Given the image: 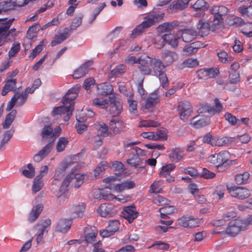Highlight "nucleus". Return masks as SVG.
I'll list each match as a JSON object with an SVG mask.
<instances>
[{
    "mask_svg": "<svg viewBox=\"0 0 252 252\" xmlns=\"http://www.w3.org/2000/svg\"><path fill=\"white\" fill-rule=\"evenodd\" d=\"M177 22H172L169 23H164L158 27V30L162 33L170 32L174 28L177 26Z\"/></svg>",
    "mask_w": 252,
    "mask_h": 252,
    "instance_id": "a19ab883",
    "label": "nucleus"
},
{
    "mask_svg": "<svg viewBox=\"0 0 252 252\" xmlns=\"http://www.w3.org/2000/svg\"><path fill=\"white\" fill-rule=\"evenodd\" d=\"M224 192V188L221 186H219L216 188L215 190L213 192V194L217 199H220L223 197Z\"/></svg>",
    "mask_w": 252,
    "mask_h": 252,
    "instance_id": "774afa93",
    "label": "nucleus"
},
{
    "mask_svg": "<svg viewBox=\"0 0 252 252\" xmlns=\"http://www.w3.org/2000/svg\"><path fill=\"white\" fill-rule=\"evenodd\" d=\"M191 0H177L172 3V6L174 9L181 10L185 9Z\"/></svg>",
    "mask_w": 252,
    "mask_h": 252,
    "instance_id": "37998d69",
    "label": "nucleus"
},
{
    "mask_svg": "<svg viewBox=\"0 0 252 252\" xmlns=\"http://www.w3.org/2000/svg\"><path fill=\"white\" fill-rule=\"evenodd\" d=\"M71 220H61L57 223L56 231L60 232H66L69 230L71 225Z\"/></svg>",
    "mask_w": 252,
    "mask_h": 252,
    "instance_id": "c756f323",
    "label": "nucleus"
},
{
    "mask_svg": "<svg viewBox=\"0 0 252 252\" xmlns=\"http://www.w3.org/2000/svg\"><path fill=\"white\" fill-rule=\"evenodd\" d=\"M214 104L213 106L208 105H204L202 107L203 111L213 115L220 113L223 109V106L218 98L215 99Z\"/></svg>",
    "mask_w": 252,
    "mask_h": 252,
    "instance_id": "6ab92c4d",
    "label": "nucleus"
},
{
    "mask_svg": "<svg viewBox=\"0 0 252 252\" xmlns=\"http://www.w3.org/2000/svg\"><path fill=\"white\" fill-rule=\"evenodd\" d=\"M16 114L17 111L13 110L6 116L4 122L2 124L3 128L7 129L10 127L11 124L14 121Z\"/></svg>",
    "mask_w": 252,
    "mask_h": 252,
    "instance_id": "c9c22d12",
    "label": "nucleus"
},
{
    "mask_svg": "<svg viewBox=\"0 0 252 252\" xmlns=\"http://www.w3.org/2000/svg\"><path fill=\"white\" fill-rule=\"evenodd\" d=\"M227 189L231 196L239 199L247 198L251 194L250 191L248 189L242 187H230L227 185Z\"/></svg>",
    "mask_w": 252,
    "mask_h": 252,
    "instance_id": "0eeeda50",
    "label": "nucleus"
},
{
    "mask_svg": "<svg viewBox=\"0 0 252 252\" xmlns=\"http://www.w3.org/2000/svg\"><path fill=\"white\" fill-rule=\"evenodd\" d=\"M19 93L17 92L13 96L11 99L10 101L7 104L6 110L7 111H10L12 109L15 105L16 102L17 101L19 96Z\"/></svg>",
    "mask_w": 252,
    "mask_h": 252,
    "instance_id": "bf43d9fd",
    "label": "nucleus"
},
{
    "mask_svg": "<svg viewBox=\"0 0 252 252\" xmlns=\"http://www.w3.org/2000/svg\"><path fill=\"white\" fill-rule=\"evenodd\" d=\"M28 170H24L22 174L27 178H32L35 175V168L31 163L27 165Z\"/></svg>",
    "mask_w": 252,
    "mask_h": 252,
    "instance_id": "3c124183",
    "label": "nucleus"
},
{
    "mask_svg": "<svg viewBox=\"0 0 252 252\" xmlns=\"http://www.w3.org/2000/svg\"><path fill=\"white\" fill-rule=\"evenodd\" d=\"M179 225L184 227L193 228L199 225V221L192 216H184L178 219Z\"/></svg>",
    "mask_w": 252,
    "mask_h": 252,
    "instance_id": "f8f14e48",
    "label": "nucleus"
},
{
    "mask_svg": "<svg viewBox=\"0 0 252 252\" xmlns=\"http://www.w3.org/2000/svg\"><path fill=\"white\" fill-rule=\"evenodd\" d=\"M161 55V58L167 66L171 65L178 59V55L177 53L170 50H162Z\"/></svg>",
    "mask_w": 252,
    "mask_h": 252,
    "instance_id": "a211bd4d",
    "label": "nucleus"
},
{
    "mask_svg": "<svg viewBox=\"0 0 252 252\" xmlns=\"http://www.w3.org/2000/svg\"><path fill=\"white\" fill-rule=\"evenodd\" d=\"M240 74L237 72H232L229 76V81L230 84H236L240 81Z\"/></svg>",
    "mask_w": 252,
    "mask_h": 252,
    "instance_id": "338daca9",
    "label": "nucleus"
},
{
    "mask_svg": "<svg viewBox=\"0 0 252 252\" xmlns=\"http://www.w3.org/2000/svg\"><path fill=\"white\" fill-rule=\"evenodd\" d=\"M53 143L54 142L52 141L46 144L45 146L38 152V153L44 158L46 157L53 148Z\"/></svg>",
    "mask_w": 252,
    "mask_h": 252,
    "instance_id": "6e6d98bb",
    "label": "nucleus"
},
{
    "mask_svg": "<svg viewBox=\"0 0 252 252\" xmlns=\"http://www.w3.org/2000/svg\"><path fill=\"white\" fill-rule=\"evenodd\" d=\"M247 228V223L246 220L237 219L229 222L226 230V233L231 236L237 235L241 231Z\"/></svg>",
    "mask_w": 252,
    "mask_h": 252,
    "instance_id": "39448f33",
    "label": "nucleus"
},
{
    "mask_svg": "<svg viewBox=\"0 0 252 252\" xmlns=\"http://www.w3.org/2000/svg\"><path fill=\"white\" fill-rule=\"evenodd\" d=\"M123 217L129 223H131L137 218L138 212L134 206H127L124 208Z\"/></svg>",
    "mask_w": 252,
    "mask_h": 252,
    "instance_id": "5701e85b",
    "label": "nucleus"
},
{
    "mask_svg": "<svg viewBox=\"0 0 252 252\" xmlns=\"http://www.w3.org/2000/svg\"><path fill=\"white\" fill-rule=\"evenodd\" d=\"M113 205L109 203H104L100 205L97 210L98 214L102 217L111 216L112 213Z\"/></svg>",
    "mask_w": 252,
    "mask_h": 252,
    "instance_id": "cd10ccee",
    "label": "nucleus"
},
{
    "mask_svg": "<svg viewBox=\"0 0 252 252\" xmlns=\"http://www.w3.org/2000/svg\"><path fill=\"white\" fill-rule=\"evenodd\" d=\"M14 130L11 129L6 131L3 134V137L0 144V151H3L6 147L5 145L8 143L10 139L12 138Z\"/></svg>",
    "mask_w": 252,
    "mask_h": 252,
    "instance_id": "e433bc0d",
    "label": "nucleus"
},
{
    "mask_svg": "<svg viewBox=\"0 0 252 252\" xmlns=\"http://www.w3.org/2000/svg\"><path fill=\"white\" fill-rule=\"evenodd\" d=\"M95 128L105 136H111L112 133L108 130V126L103 122H96L94 124Z\"/></svg>",
    "mask_w": 252,
    "mask_h": 252,
    "instance_id": "72a5a7b5",
    "label": "nucleus"
},
{
    "mask_svg": "<svg viewBox=\"0 0 252 252\" xmlns=\"http://www.w3.org/2000/svg\"><path fill=\"white\" fill-rule=\"evenodd\" d=\"M169 201L164 197L160 195H156L153 198L154 203L159 205L163 206L168 204Z\"/></svg>",
    "mask_w": 252,
    "mask_h": 252,
    "instance_id": "4d7b16f0",
    "label": "nucleus"
},
{
    "mask_svg": "<svg viewBox=\"0 0 252 252\" xmlns=\"http://www.w3.org/2000/svg\"><path fill=\"white\" fill-rule=\"evenodd\" d=\"M20 45L19 43H14L8 53L9 58L14 57L20 51Z\"/></svg>",
    "mask_w": 252,
    "mask_h": 252,
    "instance_id": "052dcab7",
    "label": "nucleus"
},
{
    "mask_svg": "<svg viewBox=\"0 0 252 252\" xmlns=\"http://www.w3.org/2000/svg\"><path fill=\"white\" fill-rule=\"evenodd\" d=\"M106 6L105 2L100 3L97 8H96L93 11L92 18L90 22L92 24L93 21L95 19L96 16L102 10V9Z\"/></svg>",
    "mask_w": 252,
    "mask_h": 252,
    "instance_id": "13d9d810",
    "label": "nucleus"
},
{
    "mask_svg": "<svg viewBox=\"0 0 252 252\" xmlns=\"http://www.w3.org/2000/svg\"><path fill=\"white\" fill-rule=\"evenodd\" d=\"M76 119L79 123L76 126L77 131L78 133L81 134L86 130L87 126L82 124L87 119L86 116H85V113L83 111L78 112L76 115Z\"/></svg>",
    "mask_w": 252,
    "mask_h": 252,
    "instance_id": "b1692460",
    "label": "nucleus"
},
{
    "mask_svg": "<svg viewBox=\"0 0 252 252\" xmlns=\"http://www.w3.org/2000/svg\"><path fill=\"white\" fill-rule=\"evenodd\" d=\"M5 82L6 84L3 87L1 92V95L2 96H5L9 92L12 91L15 89L17 81L16 79H14L5 80Z\"/></svg>",
    "mask_w": 252,
    "mask_h": 252,
    "instance_id": "f704fd0d",
    "label": "nucleus"
},
{
    "mask_svg": "<svg viewBox=\"0 0 252 252\" xmlns=\"http://www.w3.org/2000/svg\"><path fill=\"white\" fill-rule=\"evenodd\" d=\"M108 105L110 107V112L114 116H118L122 111V105L118 97H109L108 99Z\"/></svg>",
    "mask_w": 252,
    "mask_h": 252,
    "instance_id": "9d476101",
    "label": "nucleus"
},
{
    "mask_svg": "<svg viewBox=\"0 0 252 252\" xmlns=\"http://www.w3.org/2000/svg\"><path fill=\"white\" fill-rule=\"evenodd\" d=\"M228 140L226 137H213L212 140V145L213 146H222L226 145L227 143Z\"/></svg>",
    "mask_w": 252,
    "mask_h": 252,
    "instance_id": "603ef678",
    "label": "nucleus"
},
{
    "mask_svg": "<svg viewBox=\"0 0 252 252\" xmlns=\"http://www.w3.org/2000/svg\"><path fill=\"white\" fill-rule=\"evenodd\" d=\"M68 143V141L67 140V138L64 137L60 138L58 141L56 146L57 151L58 152H61L63 151L67 145Z\"/></svg>",
    "mask_w": 252,
    "mask_h": 252,
    "instance_id": "de8ad7c7",
    "label": "nucleus"
},
{
    "mask_svg": "<svg viewBox=\"0 0 252 252\" xmlns=\"http://www.w3.org/2000/svg\"><path fill=\"white\" fill-rule=\"evenodd\" d=\"M183 157V152L179 148L173 149L169 155V158L172 161L174 162L179 161L182 159Z\"/></svg>",
    "mask_w": 252,
    "mask_h": 252,
    "instance_id": "473e14b6",
    "label": "nucleus"
},
{
    "mask_svg": "<svg viewBox=\"0 0 252 252\" xmlns=\"http://www.w3.org/2000/svg\"><path fill=\"white\" fill-rule=\"evenodd\" d=\"M98 94L102 95H107L111 94L113 89L112 85L105 83L97 86Z\"/></svg>",
    "mask_w": 252,
    "mask_h": 252,
    "instance_id": "7c9ffc66",
    "label": "nucleus"
},
{
    "mask_svg": "<svg viewBox=\"0 0 252 252\" xmlns=\"http://www.w3.org/2000/svg\"><path fill=\"white\" fill-rule=\"evenodd\" d=\"M74 164V162H66L62 163L61 167L56 171L54 178L56 180H60L64 175L65 171L68 168H71Z\"/></svg>",
    "mask_w": 252,
    "mask_h": 252,
    "instance_id": "c85d7f7f",
    "label": "nucleus"
},
{
    "mask_svg": "<svg viewBox=\"0 0 252 252\" xmlns=\"http://www.w3.org/2000/svg\"><path fill=\"white\" fill-rule=\"evenodd\" d=\"M190 7L194 11H199L194 14L195 17L201 18L204 15V11L208 8L209 5L204 0H197L194 4H190Z\"/></svg>",
    "mask_w": 252,
    "mask_h": 252,
    "instance_id": "ddd939ff",
    "label": "nucleus"
},
{
    "mask_svg": "<svg viewBox=\"0 0 252 252\" xmlns=\"http://www.w3.org/2000/svg\"><path fill=\"white\" fill-rule=\"evenodd\" d=\"M136 155L133 156L132 158L127 160V163L131 166L135 168H144L146 165V162L141 159L139 154H141V150L139 148H136L135 149Z\"/></svg>",
    "mask_w": 252,
    "mask_h": 252,
    "instance_id": "dca6fc26",
    "label": "nucleus"
},
{
    "mask_svg": "<svg viewBox=\"0 0 252 252\" xmlns=\"http://www.w3.org/2000/svg\"><path fill=\"white\" fill-rule=\"evenodd\" d=\"M92 195L94 198L99 199H103L105 200H111L113 199H116L119 201L125 202L126 201L124 198H117L111 193L105 192L103 190L94 189L92 192Z\"/></svg>",
    "mask_w": 252,
    "mask_h": 252,
    "instance_id": "f3484780",
    "label": "nucleus"
},
{
    "mask_svg": "<svg viewBox=\"0 0 252 252\" xmlns=\"http://www.w3.org/2000/svg\"><path fill=\"white\" fill-rule=\"evenodd\" d=\"M224 118L231 125H235L237 124L238 122H239L238 119H237L235 116L232 115L229 113H226L224 115Z\"/></svg>",
    "mask_w": 252,
    "mask_h": 252,
    "instance_id": "69168bd1",
    "label": "nucleus"
},
{
    "mask_svg": "<svg viewBox=\"0 0 252 252\" xmlns=\"http://www.w3.org/2000/svg\"><path fill=\"white\" fill-rule=\"evenodd\" d=\"M14 21V19H10L8 21L0 24L2 28L4 29L6 32H7V37L9 35H11L13 37L16 36L17 33H16V29L13 28L9 30L10 27Z\"/></svg>",
    "mask_w": 252,
    "mask_h": 252,
    "instance_id": "4c0bfd02",
    "label": "nucleus"
},
{
    "mask_svg": "<svg viewBox=\"0 0 252 252\" xmlns=\"http://www.w3.org/2000/svg\"><path fill=\"white\" fill-rule=\"evenodd\" d=\"M154 44L158 49L162 48L165 45V41L164 40L163 35H158L155 38Z\"/></svg>",
    "mask_w": 252,
    "mask_h": 252,
    "instance_id": "e2e57ef3",
    "label": "nucleus"
},
{
    "mask_svg": "<svg viewBox=\"0 0 252 252\" xmlns=\"http://www.w3.org/2000/svg\"><path fill=\"white\" fill-rule=\"evenodd\" d=\"M106 188L109 189L113 192H121L125 190L123 183L116 185L113 184H110L109 185L106 187Z\"/></svg>",
    "mask_w": 252,
    "mask_h": 252,
    "instance_id": "864d4df0",
    "label": "nucleus"
},
{
    "mask_svg": "<svg viewBox=\"0 0 252 252\" xmlns=\"http://www.w3.org/2000/svg\"><path fill=\"white\" fill-rule=\"evenodd\" d=\"M210 11L214 15V25H219L222 22V17L227 14L228 10L223 5H214L211 7Z\"/></svg>",
    "mask_w": 252,
    "mask_h": 252,
    "instance_id": "6e6552de",
    "label": "nucleus"
},
{
    "mask_svg": "<svg viewBox=\"0 0 252 252\" xmlns=\"http://www.w3.org/2000/svg\"><path fill=\"white\" fill-rule=\"evenodd\" d=\"M93 62L89 61L76 69L73 73V77L74 79H79L84 77L89 71Z\"/></svg>",
    "mask_w": 252,
    "mask_h": 252,
    "instance_id": "aec40b11",
    "label": "nucleus"
},
{
    "mask_svg": "<svg viewBox=\"0 0 252 252\" xmlns=\"http://www.w3.org/2000/svg\"><path fill=\"white\" fill-rule=\"evenodd\" d=\"M45 43L46 41L44 40L41 41L39 44L32 50V53L29 56V58L33 59L35 58L43 50Z\"/></svg>",
    "mask_w": 252,
    "mask_h": 252,
    "instance_id": "49530a36",
    "label": "nucleus"
},
{
    "mask_svg": "<svg viewBox=\"0 0 252 252\" xmlns=\"http://www.w3.org/2000/svg\"><path fill=\"white\" fill-rule=\"evenodd\" d=\"M85 206L83 204L73 205L71 208L73 218L82 217L83 216Z\"/></svg>",
    "mask_w": 252,
    "mask_h": 252,
    "instance_id": "ea45409f",
    "label": "nucleus"
},
{
    "mask_svg": "<svg viewBox=\"0 0 252 252\" xmlns=\"http://www.w3.org/2000/svg\"><path fill=\"white\" fill-rule=\"evenodd\" d=\"M71 172L64 179L59 191L56 195L58 198V201L60 203H63L65 201V195L64 194V193L66 191L67 188L71 181L74 183L75 188H78L83 184L85 179L87 178L86 174H78L75 173L79 169L77 164L74 163V164L71 167Z\"/></svg>",
    "mask_w": 252,
    "mask_h": 252,
    "instance_id": "f03ea898",
    "label": "nucleus"
},
{
    "mask_svg": "<svg viewBox=\"0 0 252 252\" xmlns=\"http://www.w3.org/2000/svg\"><path fill=\"white\" fill-rule=\"evenodd\" d=\"M208 161L215 165L219 171H222L226 169L227 165L231 162L230 153L227 151H222L218 154L212 155L208 157Z\"/></svg>",
    "mask_w": 252,
    "mask_h": 252,
    "instance_id": "20e7f679",
    "label": "nucleus"
},
{
    "mask_svg": "<svg viewBox=\"0 0 252 252\" xmlns=\"http://www.w3.org/2000/svg\"><path fill=\"white\" fill-rule=\"evenodd\" d=\"M93 105L101 108H106L108 106V100L104 98H95L93 100Z\"/></svg>",
    "mask_w": 252,
    "mask_h": 252,
    "instance_id": "8fccbe9b",
    "label": "nucleus"
},
{
    "mask_svg": "<svg viewBox=\"0 0 252 252\" xmlns=\"http://www.w3.org/2000/svg\"><path fill=\"white\" fill-rule=\"evenodd\" d=\"M126 70V67L124 64H119L111 71V74L114 76H118L123 74Z\"/></svg>",
    "mask_w": 252,
    "mask_h": 252,
    "instance_id": "5fc2aeb1",
    "label": "nucleus"
},
{
    "mask_svg": "<svg viewBox=\"0 0 252 252\" xmlns=\"http://www.w3.org/2000/svg\"><path fill=\"white\" fill-rule=\"evenodd\" d=\"M183 41L190 42L195 39L197 36V31L191 29H185L181 31Z\"/></svg>",
    "mask_w": 252,
    "mask_h": 252,
    "instance_id": "393cba45",
    "label": "nucleus"
},
{
    "mask_svg": "<svg viewBox=\"0 0 252 252\" xmlns=\"http://www.w3.org/2000/svg\"><path fill=\"white\" fill-rule=\"evenodd\" d=\"M151 66L153 70L154 74L158 76V73L163 71L165 65L163 62L158 59L151 58Z\"/></svg>",
    "mask_w": 252,
    "mask_h": 252,
    "instance_id": "bb28decb",
    "label": "nucleus"
},
{
    "mask_svg": "<svg viewBox=\"0 0 252 252\" xmlns=\"http://www.w3.org/2000/svg\"><path fill=\"white\" fill-rule=\"evenodd\" d=\"M219 60L222 63H227L231 61V58L228 57L227 53L225 51H221L218 54Z\"/></svg>",
    "mask_w": 252,
    "mask_h": 252,
    "instance_id": "0e129e2a",
    "label": "nucleus"
},
{
    "mask_svg": "<svg viewBox=\"0 0 252 252\" xmlns=\"http://www.w3.org/2000/svg\"><path fill=\"white\" fill-rule=\"evenodd\" d=\"M210 123V119L208 116L204 115H198L190 120V125L196 128H199L208 125Z\"/></svg>",
    "mask_w": 252,
    "mask_h": 252,
    "instance_id": "2eb2a0df",
    "label": "nucleus"
},
{
    "mask_svg": "<svg viewBox=\"0 0 252 252\" xmlns=\"http://www.w3.org/2000/svg\"><path fill=\"white\" fill-rule=\"evenodd\" d=\"M120 223L118 220L109 221V224L106 229L100 231V234L102 237H108L113 235L118 230Z\"/></svg>",
    "mask_w": 252,
    "mask_h": 252,
    "instance_id": "4468645a",
    "label": "nucleus"
},
{
    "mask_svg": "<svg viewBox=\"0 0 252 252\" xmlns=\"http://www.w3.org/2000/svg\"><path fill=\"white\" fill-rule=\"evenodd\" d=\"M239 12L244 17H250L252 15V7L241 6L239 8Z\"/></svg>",
    "mask_w": 252,
    "mask_h": 252,
    "instance_id": "680f3d73",
    "label": "nucleus"
},
{
    "mask_svg": "<svg viewBox=\"0 0 252 252\" xmlns=\"http://www.w3.org/2000/svg\"><path fill=\"white\" fill-rule=\"evenodd\" d=\"M44 183L42 179L35 177L33 181L32 191L33 193L38 192L43 187Z\"/></svg>",
    "mask_w": 252,
    "mask_h": 252,
    "instance_id": "a18cd8bd",
    "label": "nucleus"
},
{
    "mask_svg": "<svg viewBox=\"0 0 252 252\" xmlns=\"http://www.w3.org/2000/svg\"><path fill=\"white\" fill-rule=\"evenodd\" d=\"M109 127L114 134H117L123 131L125 127V125L123 121L113 119L110 122Z\"/></svg>",
    "mask_w": 252,
    "mask_h": 252,
    "instance_id": "4be33fe9",
    "label": "nucleus"
},
{
    "mask_svg": "<svg viewBox=\"0 0 252 252\" xmlns=\"http://www.w3.org/2000/svg\"><path fill=\"white\" fill-rule=\"evenodd\" d=\"M199 62L196 59L189 58L185 60L182 63L183 67L193 68L197 66Z\"/></svg>",
    "mask_w": 252,
    "mask_h": 252,
    "instance_id": "09e8293b",
    "label": "nucleus"
},
{
    "mask_svg": "<svg viewBox=\"0 0 252 252\" xmlns=\"http://www.w3.org/2000/svg\"><path fill=\"white\" fill-rule=\"evenodd\" d=\"M159 96L157 94H152L149 96L145 102L144 109L152 111L155 105L157 104Z\"/></svg>",
    "mask_w": 252,
    "mask_h": 252,
    "instance_id": "2f4dec72",
    "label": "nucleus"
},
{
    "mask_svg": "<svg viewBox=\"0 0 252 252\" xmlns=\"http://www.w3.org/2000/svg\"><path fill=\"white\" fill-rule=\"evenodd\" d=\"M250 177V174L248 172L238 174L235 176V182L237 185L247 184Z\"/></svg>",
    "mask_w": 252,
    "mask_h": 252,
    "instance_id": "79ce46f5",
    "label": "nucleus"
},
{
    "mask_svg": "<svg viewBox=\"0 0 252 252\" xmlns=\"http://www.w3.org/2000/svg\"><path fill=\"white\" fill-rule=\"evenodd\" d=\"M197 35L202 37L206 36L209 33L210 25L205 20L200 19L196 24Z\"/></svg>",
    "mask_w": 252,
    "mask_h": 252,
    "instance_id": "412c9836",
    "label": "nucleus"
},
{
    "mask_svg": "<svg viewBox=\"0 0 252 252\" xmlns=\"http://www.w3.org/2000/svg\"><path fill=\"white\" fill-rule=\"evenodd\" d=\"M51 223V220L47 219L40 221L34 225V229L36 231L35 236L37 244L42 242L43 234L44 232H48V229L50 228Z\"/></svg>",
    "mask_w": 252,
    "mask_h": 252,
    "instance_id": "423d86ee",
    "label": "nucleus"
},
{
    "mask_svg": "<svg viewBox=\"0 0 252 252\" xmlns=\"http://www.w3.org/2000/svg\"><path fill=\"white\" fill-rule=\"evenodd\" d=\"M43 208L41 204L33 206L28 216V220L31 223L34 222L38 218Z\"/></svg>",
    "mask_w": 252,
    "mask_h": 252,
    "instance_id": "a878e982",
    "label": "nucleus"
},
{
    "mask_svg": "<svg viewBox=\"0 0 252 252\" xmlns=\"http://www.w3.org/2000/svg\"><path fill=\"white\" fill-rule=\"evenodd\" d=\"M200 73L203 74L204 76L213 78L218 75L219 71L217 68H204L200 71Z\"/></svg>",
    "mask_w": 252,
    "mask_h": 252,
    "instance_id": "c03bdc74",
    "label": "nucleus"
},
{
    "mask_svg": "<svg viewBox=\"0 0 252 252\" xmlns=\"http://www.w3.org/2000/svg\"><path fill=\"white\" fill-rule=\"evenodd\" d=\"M164 16V13H149L144 17L143 21L133 29L131 33V37L135 38L144 32L147 29L161 21Z\"/></svg>",
    "mask_w": 252,
    "mask_h": 252,
    "instance_id": "7ed1b4c3",
    "label": "nucleus"
},
{
    "mask_svg": "<svg viewBox=\"0 0 252 252\" xmlns=\"http://www.w3.org/2000/svg\"><path fill=\"white\" fill-rule=\"evenodd\" d=\"M139 68L140 71L144 75L152 74L151 66V58L145 56L138 59Z\"/></svg>",
    "mask_w": 252,
    "mask_h": 252,
    "instance_id": "9b49d317",
    "label": "nucleus"
},
{
    "mask_svg": "<svg viewBox=\"0 0 252 252\" xmlns=\"http://www.w3.org/2000/svg\"><path fill=\"white\" fill-rule=\"evenodd\" d=\"M80 88V86L79 85H76L69 89L62 100L63 105L55 108L53 111V115L55 116L65 114L63 117V119L64 121H68L74 110L73 100L77 97Z\"/></svg>",
    "mask_w": 252,
    "mask_h": 252,
    "instance_id": "f257e3e1",
    "label": "nucleus"
},
{
    "mask_svg": "<svg viewBox=\"0 0 252 252\" xmlns=\"http://www.w3.org/2000/svg\"><path fill=\"white\" fill-rule=\"evenodd\" d=\"M177 111L181 120L184 121L188 119L192 112L191 105L188 101L180 102L177 107Z\"/></svg>",
    "mask_w": 252,
    "mask_h": 252,
    "instance_id": "1a4fd4ad",
    "label": "nucleus"
},
{
    "mask_svg": "<svg viewBox=\"0 0 252 252\" xmlns=\"http://www.w3.org/2000/svg\"><path fill=\"white\" fill-rule=\"evenodd\" d=\"M165 43H167L173 47H176L178 45V40L180 37H176L173 34H165L163 35Z\"/></svg>",
    "mask_w": 252,
    "mask_h": 252,
    "instance_id": "58836bf2",
    "label": "nucleus"
}]
</instances>
